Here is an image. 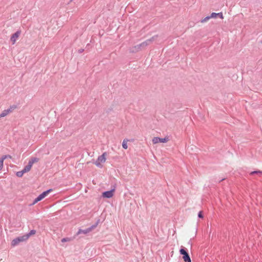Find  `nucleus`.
I'll use <instances>...</instances> for the list:
<instances>
[{"mask_svg": "<svg viewBox=\"0 0 262 262\" xmlns=\"http://www.w3.org/2000/svg\"><path fill=\"white\" fill-rule=\"evenodd\" d=\"M107 153L104 152L101 156H99L96 161L94 162L95 165L98 167H102L103 164L106 160Z\"/></svg>", "mask_w": 262, "mask_h": 262, "instance_id": "obj_1", "label": "nucleus"}, {"mask_svg": "<svg viewBox=\"0 0 262 262\" xmlns=\"http://www.w3.org/2000/svg\"><path fill=\"white\" fill-rule=\"evenodd\" d=\"M52 191V189H49V190H48L42 192L41 194H40L37 198H36L34 200V202L33 203V205H34L36 203H37L38 202L42 200L43 198H45Z\"/></svg>", "mask_w": 262, "mask_h": 262, "instance_id": "obj_2", "label": "nucleus"}, {"mask_svg": "<svg viewBox=\"0 0 262 262\" xmlns=\"http://www.w3.org/2000/svg\"><path fill=\"white\" fill-rule=\"evenodd\" d=\"M156 37H157V36L152 37L151 39L147 40V41L142 43L140 45L135 47V50H133L132 52H137L140 49L141 47L147 46V45H148L149 43L151 42L155 39Z\"/></svg>", "mask_w": 262, "mask_h": 262, "instance_id": "obj_3", "label": "nucleus"}, {"mask_svg": "<svg viewBox=\"0 0 262 262\" xmlns=\"http://www.w3.org/2000/svg\"><path fill=\"white\" fill-rule=\"evenodd\" d=\"M169 141V138L168 137H166L164 138H160L159 137H154L152 139V143L154 144L159 143H166Z\"/></svg>", "mask_w": 262, "mask_h": 262, "instance_id": "obj_4", "label": "nucleus"}, {"mask_svg": "<svg viewBox=\"0 0 262 262\" xmlns=\"http://www.w3.org/2000/svg\"><path fill=\"white\" fill-rule=\"evenodd\" d=\"M180 253L181 254L183 255V259L185 262H191V259L187 253V252L185 251L184 249H181L180 250Z\"/></svg>", "mask_w": 262, "mask_h": 262, "instance_id": "obj_5", "label": "nucleus"}, {"mask_svg": "<svg viewBox=\"0 0 262 262\" xmlns=\"http://www.w3.org/2000/svg\"><path fill=\"white\" fill-rule=\"evenodd\" d=\"M15 106H11L9 109L4 110L0 114V118H3L7 116L9 114L11 113L14 109L15 108Z\"/></svg>", "mask_w": 262, "mask_h": 262, "instance_id": "obj_6", "label": "nucleus"}, {"mask_svg": "<svg viewBox=\"0 0 262 262\" xmlns=\"http://www.w3.org/2000/svg\"><path fill=\"white\" fill-rule=\"evenodd\" d=\"M115 189H112L110 191H105L102 193V196L106 198H111L113 197L114 194Z\"/></svg>", "mask_w": 262, "mask_h": 262, "instance_id": "obj_7", "label": "nucleus"}, {"mask_svg": "<svg viewBox=\"0 0 262 262\" xmlns=\"http://www.w3.org/2000/svg\"><path fill=\"white\" fill-rule=\"evenodd\" d=\"M217 17H220L221 19H223V15L222 13L220 12V13H216L215 12H213L210 15V17H211V18H216Z\"/></svg>", "mask_w": 262, "mask_h": 262, "instance_id": "obj_8", "label": "nucleus"}, {"mask_svg": "<svg viewBox=\"0 0 262 262\" xmlns=\"http://www.w3.org/2000/svg\"><path fill=\"white\" fill-rule=\"evenodd\" d=\"M18 38V34H13L10 38V40L12 42V43L13 45H14Z\"/></svg>", "mask_w": 262, "mask_h": 262, "instance_id": "obj_9", "label": "nucleus"}, {"mask_svg": "<svg viewBox=\"0 0 262 262\" xmlns=\"http://www.w3.org/2000/svg\"><path fill=\"white\" fill-rule=\"evenodd\" d=\"M7 156H3L1 159H0V170L2 169L4 166V160L7 159Z\"/></svg>", "mask_w": 262, "mask_h": 262, "instance_id": "obj_10", "label": "nucleus"}, {"mask_svg": "<svg viewBox=\"0 0 262 262\" xmlns=\"http://www.w3.org/2000/svg\"><path fill=\"white\" fill-rule=\"evenodd\" d=\"M32 166L29 163H28V164L23 169L24 172L25 173L29 172L31 170Z\"/></svg>", "mask_w": 262, "mask_h": 262, "instance_id": "obj_11", "label": "nucleus"}, {"mask_svg": "<svg viewBox=\"0 0 262 262\" xmlns=\"http://www.w3.org/2000/svg\"><path fill=\"white\" fill-rule=\"evenodd\" d=\"M39 161V159L37 158H31L29 163L32 166L34 163H37Z\"/></svg>", "mask_w": 262, "mask_h": 262, "instance_id": "obj_12", "label": "nucleus"}, {"mask_svg": "<svg viewBox=\"0 0 262 262\" xmlns=\"http://www.w3.org/2000/svg\"><path fill=\"white\" fill-rule=\"evenodd\" d=\"M128 140L127 139H124L122 142V147L124 149H126L128 148L127 142Z\"/></svg>", "mask_w": 262, "mask_h": 262, "instance_id": "obj_13", "label": "nucleus"}, {"mask_svg": "<svg viewBox=\"0 0 262 262\" xmlns=\"http://www.w3.org/2000/svg\"><path fill=\"white\" fill-rule=\"evenodd\" d=\"M18 238L19 239V243L25 241L28 239V235H26V234L21 237H18Z\"/></svg>", "mask_w": 262, "mask_h": 262, "instance_id": "obj_14", "label": "nucleus"}, {"mask_svg": "<svg viewBox=\"0 0 262 262\" xmlns=\"http://www.w3.org/2000/svg\"><path fill=\"white\" fill-rule=\"evenodd\" d=\"M19 243V239L17 237V238H15L13 240H12V241L11 242V245H12V246L14 247V246H15L16 245H17V244H18Z\"/></svg>", "mask_w": 262, "mask_h": 262, "instance_id": "obj_15", "label": "nucleus"}, {"mask_svg": "<svg viewBox=\"0 0 262 262\" xmlns=\"http://www.w3.org/2000/svg\"><path fill=\"white\" fill-rule=\"evenodd\" d=\"M251 175H253L254 174H257L258 176L261 177L262 176V171H252L250 173Z\"/></svg>", "mask_w": 262, "mask_h": 262, "instance_id": "obj_16", "label": "nucleus"}, {"mask_svg": "<svg viewBox=\"0 0 262 262\" xmlns=\"http://www.w3.org/2000/svg\"><path fill=\"white\" fill-rule=\"evenodd\" d=\"M210 18L211 17H210V16H206L204 18L202 19L201 20V22L202 23H206L208 21Z\"/></svg>", "mask_w": 262, "mask_h": 262, "instance_id": "obj_17", "label": "nucleus"}, {"mask_svg": "<svg viewBox=\"0 0 262 262\" xmlns=\"http://www.w3.org/2000/svg\"><path fill=\"white\" fill-rule=\"evenodd\" d=\"M25 172H24V170L23 169L21 170V171H18L16 172V176L18 177H23V174L25 173Z\"/></svg>", "mask_w": 262, "mask_h": 262, "instance_id": "obj_18", "label": "nucleus"}, {"mask_svg": "<svg viewBox=\"0 0 262 262\" xmlns=\"http://www.w3.org/2000/svg\"><path fill=\"white\" fill-rule=\"evenodd\" d=\"M35 233H36L35 230H32L31 231H30V232L28 234H26V235H28V238H29L31 235L35 234Z\"/></svg>", "mask_w": 262, "mask_h": 262, "instance_id": "obj_19", "label": "nucleus"}, {"mask_svg": "<svg viewBox=\"0 0 262 262\" xmlns=\"http://www.w3.org/2000/svg\"><path fill=\"white\" fill-rule=\"evenodd\" d=\"M198 216L200 218H203V215L202 211H200L198 214Z\"/></svg>", "mask_w": 262, "mask_h": 262, "instance_id": "obj_20", "label": "nucleus"}, {"mask_svg": "<svg viewBox=\"0 0 262 262\" xmlns=\"http://www.w3.org/2000/svg\"><path fill=\"white\" fill-rule=\"evenodd\" d=\"M7 158H11V156H9V155H7Z\"/></svg>", "mask_w": 262, "mask_h": 262, "instance_id": "obj_21", "label": "nucleus"}, {"mask_svg": "<svg viewBox=\"0 0 262 262\" xmlns=\"http://www.w3.org/2000/svg\"><path fill=\"white\" fill-rule=\"evenodd\" d=\"M63 241H65V239L64 238L62 239V242H63Z\"/></svg>", "mask_w": 262, "mask_h": 262, "instance_id": "obj_22", "label": "nucleus"}, {"mask_svg": "<svg viewBox=\"0 0 262 262\" xmlns=\"http://www.w3.org/2000/svg\"><path fill=\"white\" fill-rule=\"evenodd\" d=\"M15 33H19V31H17Z\"/></svg>", "mask_w": 262, "mask_h": 262, "instance_id": "obj_23", "label": "nucleus"}, {"mask_svg": "<svg viewBox=\"0 0 262 262\" xmlns=\"http://www.w3.org/2000/svg\"><path fill=\"white\" fill-rule=\"evenodd\" d=\"M261 43H262V40L260 41Z\"/></svg>", "mask_w": 262, "mask_h": 262, "instance_id": "obj_24", "label": "nucleus"}]
</instances>
